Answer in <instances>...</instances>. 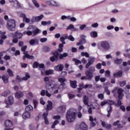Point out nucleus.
Instances as JSON below:
<instances>
[{
  "label": "nucleus",
  "instance_id": "1",
  "mask_svg": "<svg viewBox=\"0 0 130 130\" xmlns=\"http://www.w3.org/2000/svg\"><path fill=\"white\" fill-rule=\"evenodd\" d=\"M95 72V67H91L89 68V70L85 71V76L82 77L81 78V80H88V81L92 80V79H93V77H94V75H93V72Z\"/></svg>",
  "mask_w": 130,
  "mask_h": 130
},
{
  "label": "nucleus",
  "instance_id": "2",
  "mask_svg": "<svg viewBox=\"0 0 130 130\" xmlns=\"http://www.w3.org/2000/svg\"><path fill=\"white\" fill-rule=\"evenodd\" d=\"M53 55L54 56H51L50 58V60H51V61H52V62H54V61L58 60V57L59 59H63L64 57H67V56H68V53H64L63 54H60L59 55L58 52L56 51L53 53Z\"/></svg>",
  "mask_w": 130,
  "mask_h": 130
},
{
  "label": "nucleus",
  "instance_id": "3",
  "mask_svg": "<svg viewBox=\"0 0 130 130\" xmlns=\"http://www.w3.org/2000/svg\"><path fill=\"white\" fill-rule=\"evenodd\" d=\"M77 112L75 111H68L67 113V120L68 122H73L76 119Z\"/></svg>",
  "mask_w": 130,
  "mask_h": 130
},
{
  "label": "nucleus",
  "instance_id": "4",
  "mask_svg": "<svg viewBox=\"0 0 130 130\" xmlns=\"http://www.w3.org/2000/svg\"><path fill=\"white\" fill-rule=\"evenodd\" d=\"M7 28L10 31H15L16 30V21L14 19H10L8 21Z\"/></svg>",
  "mask_w": 130,
  "mask_h": 130
},
{
  "label": "nucleus",
  "instance_id": "5",
  "mask_svg": "<svg viewBox=\"0 0 130 130\" xmlns=\"http://www.w3.org/2000/svg\"><path fill=\"white\" fill-rule=\"evenodd\" d=\"M26 49H27V46H23L21 47V50L23 52V54H24V55L23 56V60H25L26 58H28V59H34V56L29 55L28 51H26Z\"/></svg>",
  "mask_w": 130,
  "mask_h": 130
},
{
  "label": "nucleus",
  "instance_id": "6",
  "mask_svg": "<svg viewBox=\"0 0 130 130\" xmlns=\"http://www.w3.org/2000/svg\"><path fill=\"white\" fill-rule=\"evenodd\" d=\"M27 30H31L32 31V36H37L39 33L41 32V30L38 28H35L33 25H30L27 28Z\"/></svg>",
  "mask_w": 130,
  "mask_h": 130
},
{
  "label": "nucleus",
  "instance_id": "7",
  "mask_svg": "<svg viewBox=\"0 0 130 130\" xmlns=\"http://www.w3.org/2000/svg\"><path fill=\"white\" fill-rule=\"evenodd\" d=\"M5 103L7 104L6 107L8 108L9 105L14 104V98L12 96H9L7 99L5 100Z\"/></svg>",
  "mask_w": 130,
  "mask_h": 130
},
{
  "label": "nucleus",
  "instance_id": "8",
  "mask_svg": "<svg viewBox=\"0 0 130 130\" xmlns=\"http://www.w3.org/2000/svg\"><path fill=\"white\" fill-rule=\"evenodd\" d=\"M114 102L110 100H107V104H109L110 105V108L109 110H107L108 112V115L107 117H110V114L111 113V112L112 111V107H111V105H113L114 104Z\"/></svg>",
  "mask_w": 130,
  "mask_h": 130
},
{
  "label": "nucleus",
  "instance_id": "9",
  "mask_svg": "<svg viewBox=\"0 0 130 130\" xmlns=\"http://www.w3.org/2000/svg\"><path fill=\"white\" fill-rule=\"evenodd\" d=\"M5 125L6 127L5 128V130H10L12 129L11 127L13 126V123L12 122V121L10 120H7L5 121Z\"/></svg>",
  "mask_w": 130,
  "mask_h": 130
},
{
  "label": "nucleus",
  "instance_id": "10",
  "mask_svg": "<svg viewBox=\"0 0 130 130\" xmlns=\"http://www.w3.org/2000/svg\"><path fill=\"white\" fill-rule=\"evenodd\" d=\"M101 46L103 48V49H105V50H108V49L110 48L109 43L107 41L102 42L101 43Z\"/></svg>",
  "mask_w": 130,
  "mask_h": 130
},
{
  "label": "nucleus",
  "instance_id": "11",
  "mask_svg": "<svg viewBox=\"0 0 130 130\" xmlns=\"http://www.w3.org/2000/svg\"><path fill=\"white\" fill-rule=\"evenodd\" d=\"M43 18H44V15H41L38 16H33L32 17V20H31V22L32 23H34V22H40Z\"/></svg>",
  "mask_w": 130,
  "mask_h": 130
},
{
  "label": "nucleus",
  "instance_id": "12",
  "mask_svg": "<svg viewBox=\"0 0 130 130\" xmlns=\"http://www.w3.org/2000/svg\"><path fill=\"white\" fill-rule=\"evenodd\" d=\"M44 81L47 85H49V86H50L52 89H54V88H56V84H50V83H49V78L48 77H45Z\"/></svg>",
  "mask_w": 130,
  "mask_h": 130
},
{
  "label": "nucleus",
  "instance_id": "13",
  "mask_svg": "<svg viewBox=\"0 0 130 130\" xmlns=\"http://www.w3.org/2000/svg\"><path fill=\"white\" fill-rule=\"evenodd\" d=\"M28 79H30V75L29 74V73H26L25 77L22 78H21V77H20V76H17V80H18L19 82H21V81H22V80L23 81H27Z\"/></svg>",
  "mask_w": 130,
  "mask_h": 130
},
{
  "label": "nucleus",
  "instance_id": "14",
  "mask_svg": "<svg viewBox=\"0 0 130 130\" xmlns=\"http://www.w3.org/2000/svg\"><path fill=\"white\" fill-rule=\"evenodd\" d=\"M89 121L90 122V127H94L96 125V118H93V117H89Z\"/></svg>",
  "mask_w": 130,
  "mask_h": 130
},
{
  "label": "nucleus",
  "instance_id": "15",
  "mask_svg": "<svg viewBox=\"0 0 130 130\" xmlns=\"http://www.w3.org/2000/svg\"><path fill=\"white\" fill-rule=\"evenodd\" d=\"M46 4L47 5L52 6V7H59V4L54 1H47Z\"/></svg>",
  "mask_w": 130,
  "mask_h": 130
},
{
  "label": "nucleus",
  "instance_id": "16",
  "mask_svg": "<svg viewBox=\"0 0 130 130\" xmlns=\"http://www.w3.org/2000/svg\"><path fill=\"white\" fill-rule=\"evenodd\" d=\"M47 115H48V111H47L43 114L45 124H49V121L48 120V118H47Z\"/></svg>",
  "mask_w": 130,
  "mask_h": 130
},
{
  "label": "nucleus",
  "instance_id": "17",
  "mask_svg": "<svg viewBox=\"0 0 130 130\" xmlns=\"http://www.w3.org/2000/svg\"><path fill=\"white\" fill-rule=\"evenodd\" d=\"M63 64H59L58 65L55 66L54 67V69L56 72H62V70H63Z\"/></svg>",
  "mask_w": 130,
  "mask_h": 130
},
{
  "label": "nucleus",
  "instance_id": "18",
  "mask_svg": "<svg viewBox=\"0 0 130 130\" xmlns=\"http://www.w3.org/2000/svg\"><path fill=\"white\" fill-rule=\"evenodd\" d=\"M24 94L23 93V92L19 91H17L15 93V96L16 99H20V98H22Z\"/></svg>",
  "mask_w": 130,
  "mask_h": 130
},
{
  "label": "nucleus",
  "instance_id": "19",
  "mask_svg": "<svg viewBox=\"0 0 130 130\" xmlns=\"http://www.w3.org/2000/svg\"><path fill=\"white\" fill-rule=\"evenodd\" d=\"M122 92H123V90L122 88H119L118 89L117 93L118 94V97L119 99H122V97H123Z\"/></svg>",
  "mask_w": 130,
  "mask_h": 130
},
{
  "label": "nucleus",
  "instance_id": "20",
  "mask_svg": "<svg viewBox=\"0 0 130 130\" xmlns=\"http://www.w3.org/2000/svg\"><path fill=\"white\" fill-rule=\"evenodd\" d=\"M31 115L30 112L26 111L22 114V117L24 119H27V118H29Z\"/></svg>",
  "mask_w": 130,
  "mask_h": 130
},
{
  "label": "nucleus",
  "instance_id": "21",
  "mask_svg": "<svg viewBox=\"0 0 130 130\" xmlns=\"http://www.w3.org/2000/svg\"><path fill=\"white\" fill-rule=\"evenodd\" d=\"M80 128L81 129H84V130H87V128H88V126H87V124L84 122H82L80 125H79Z\"/></svg>",
  "mask_w": 130,
  "mask_h": 130
},
{
  "label": "nucleus",
  "instance_id": "22",
  "mask_svg": "<svg viewBox=\"0 0 130 130\" xmlns=\"http://www.w3.org/2000/svg\"><path fill=\"white\" fill-rule=\"evenodd\" d=\"M113 76L115 78L122 77V71H119L118 72L114 73Z\"/></svg>",
  "mask_w": 130,
  "mask_h": 130
},
{
  "label": "nucleus",
  "instance_id": "23",
  "mask_svg": "<svg viewBox=\"0 0 130 130\" xmlns=\"http://www.w3.org/2000/svg\"><path fill=\"white\" fill-rule=\"evenodd\" d=\"M70 86L72 88H73L74 89L77 88V81L70 80Z\"/></svg>",
  "mask_w": 130,
  "mask_h": 130
},
{
  "label": "nucleus",
  "instance_id": "24",
  "mask_svg": "<svg viewBox=\"0 0 130 130\" xmlns=\"http://www.w3.org/2000/svg\"><path fill=\"white\" fill-rule=\"evenodd\" d=\"M47 110H51L52 109V102L51 101H48V105L47 106Z\"/></svg>",
  "mask_w": 130,
  "mask_h": 130
},
{
  "label": "nucleus",
  "instance_id": "25",
  "mask_svg": "<svg viewBox=\"0 0 130 130\" xmlns=\"http://www.w3.org/2000/svg\"><path fill=\"white\" fill-rule=\"evenodd\" d=\"M89 102V97L87 95H84L83 97V103L85 105H88Z\"/></svg>",
  "mask_w": 130,
  "mask_h": 130
},
{
  "label": "nucleus",
  "instance_id": "26",
  "mask_svg": "<svg viewBox=\"0 0 130 130\" xmlns=\"http://www.w3.org/2000/svg\"><path fill=\"white\" fill-rule=\"evenodd\" d=\"M90 35L92 38H97L98 37V34L96 31L90 32Z\"/></svg>",
  "mask_w": 130,
  "mask_h": 130
},
{
  "label": "nucleus",
  "instance_id": "27",
  "mask_svg": "<svg viewBox=\"0 0 130 130\" xmlns=\"http://www.w3.org/2000/svg\"><path fill=\"white\" fill-rule=\"evenodd\" d=\"M66 39H68L69 40H70V41L74 42L75 41V38L73 37L72 35L68 36V35H66Z\"/></svg>",
  "mask_w": 130,
  "mask_h": 130
},
{
  "label": "nucleus",
  "instance_id": "28",
  "mask_svg": "<svg viewBox=\"0 0 130 130\" xmlns=\"http://www.w3.org/2000/svg\"><path fill=\"white\" fill-rule=\"evenodd\" d=\"M2 80L4 81V83H5V84H7V83L9 82V76L6 75L3 76Z\"/></svg>",
  "mask_w": 130,
  "mask_h": 130
},
{
  "label": "nucleus",
  "instance_id": "29",
  "mask_svg": "<svg viewBox=\"0 0 130 130\" xmlns=\"http://www.w3.org/2000/svg\"><path fill=\"white\" fill-rule=\"evenodd\" d=\"M65 111H66V106H61L58 108L57 109V111L58 112H63Z\"/></svg>",
  "mask_w": 130,
  "mask_h": 130
},
{
  "label": "nucleus",
  "instance_id": "30",
  "mask_svg": "<svg viewBox=\"0 0 130 130\" xmlns=\"http://www.w3.org/2000/svg\"><path fill=\"white\" fill-rule=\"evenodd\" d=\"M14 36H16L17 38L20 39V38H22V37H23V34L16 31L15 32V35H14Z\"/></svg>",
  "mask_w": 130,
  "mask_h": 130
},
{
  "label": "nucleus",
  "instance_id": "31",
  "mask_svg": "<svg viewBox=\"0 0 130 130\" xmlns=\"http://www.w3.org/2000/svg\"><path fill=\"white\" fill-rule=\"evenodd\" d=\"M64 37H61L60 38V41L62 43L61 44L63 45V44H66V42L64 41L68 39H66V35H63Z\"/></svg>",
  "mask_w": 130,
  "mask_h": 130
},
{
  "label": "nucleus",
  "instance_id": "32",
  "mask_svg": "<svg viewBox=\"0 0 130 130\" xmlns=\"http://www.w3.org/2000/svg\"><path fill=\"white\" fill-rule=\"evenodd\" d=\"M73 60L75 62V64L76 66H78V64H81V63H82V61L78 59L73 58Z\"/></svg>",
  "mask_w": 130,
  "mask_h": 130
},
{
  "label": "nucleus",
  "instance_id": "33",
  "mask_svg": "<svg viewBox=\"0 0 130 130\" xmlns=\"http://www.w3.org/2000/svg\"><path fill=\"white\" fill-rule=\"evenodd\" d=\"M11 93V90H7L4 92V93H2V96H4V97H7L9 94Z\"/></svg>",
  "mask_w": 130,
  "mask_h": 130
},
{
  "label": "nucleus",
  "instance_id": "34",
  "mask_svg": "<svg viewBox=\"0 0 130 130\" xmlns=\"http://www.w3.org/2000/svg\"><path fill=\"white\" fill-rule=\"evenodd\" d=\"M58 89H60V90L62 91L63 90V89H66V83H64V82L61 83L58 87Z\"/></svg>",
  "mask_w": 130,
  "mask_h": 130
},
{
  "label": "nucleus",
  "instance_id": "35",
  "mask_svg": "<svg viewBox=\"0 0 130 130\" xmlns=\"http://www.w3.org/2000/svg\"><path fill=\"white\" fill-rule=\"evenodd\" d=\"M36 42H38V40L37 39H32L29 41L30 45H34Z\"/></svg>",
  "mask_w": 130,
  "mask_h": 130
},
{
  "label": "nucleus",
  "instance_id": "36",
  "mask_svg": "<svg viewBox=\"0 0 130 130\" xmlns=\"http://www.w3.org/2000/svg\"><path fill=\"white\" fill-rule=\"evenodd\" d=\"M24 34H26V35H28V36H33V32L32 31V30H28V31H25L24 32Z\"/></svg>",
  "mask_w": 130,
  "mask_h": 130
},
{
  "label": "nucleus",
  "instance_id": "37",
  "mask_svg": "<svg viewBox=\"0 0 130 130\" xmlns=\"http://www.w3.org/2000/svg\"><path fill=\"white\" fill-rule=\"evenodd\" d=\"M88 62L89 63L93 64L95 62V57H90L88 59Z\"/></svg>",
  "mask_w": 130,
  "mask_h": 130
},
{
  "label": "nucleus",
  "instance_id": "38",
  "mask_svg": "<svg viewBox=\"0 0 130 130\" xmlns=\"http://www.w3.org/2000/svg\"><path fill=\"white\" fill-rule=\"evenodd\" d=\"M71 29H74V31H78V29L75 28V26H74V25L73 24H70L69 26L67 27L68 30Z\"/></svg>",
  "mask_w": 130,
  "mask_h": 130
},
{
  "label": "nucleus",
  "instance_id": "39",
  "mask_svg": "<svg viewBox=\"0 0 130 130\" xmlns=\"http://www.w3.org/2000/svg\"><path fill=\"white\" fill-rule=\"evenodd\" d=\"M122 61H123L122 59L117 58L115 60V63H116L117 64H120V63H122Z\"/></svg>",
  "mask_w": 130,
  "mask_h": 130
},
{
  "label": "nucleus",
  "instance_id": "40",
  "mask_svg": "<svg viewBox=\"0 0 130 130\" xmlns=\"http://www.w3.org/2000/svg\"><path fill=\"white\" fill-rule=\"evenodd\" d=\"M33 109V107L31 105H28L25 108V111H27L29 112V111H31Z\"/></svg>",
  "mask_w": 130,
  "mask_h": 130
},
{
  "label": "nucleus",
  "instance_id": "41",
  "mask_svg": "<svg viewBox=\"0 0 130 130\" xmlns=\"http://www.w3.org/2000/svg\"><path fill=\"white\" fill-rule=\"evenodd\" d=\"M58 123H59V121H58V120H55L52 125V128H54V127H55V125L58 124Z\"/></svg>",
  "mask_w": 130,
  "mask_h": 130
},
{
  "label": "nucleus",
  "instance_id": "42",
  "mask_svg": "<svg viewBox=\"0 0 130 130\" xmlns=\"http://www.w3.org/2000/svg\"><path fill=\"white\" fill-rule=\"evenodd\" d=\"M45 74L47 75V76H48L49 75H52L53 74V70H49L45 71Z\"/></svg>",
  "mask_w": 130,
  "mask_h": 130
},
{
  "label": "nucleus",
  "instance_id": "43",
  "mask_svg": "<svg viewBox=\"0 0 130 130\" xmlns=\"http://www.w3.org/2000/svg\"><path fill=\"white\" fill-rule=\"evenodd\" d=\"M32 2L36 8H39L40 7L36 0H32Z\"/></svg>",
  "mask_w": 130,
  "mask_h": 130
},
{
  "label": "nucleus",
  "instance_id": "44",
  "mask_svg": "<svg viewBox=\"0 0 130 130\" xmlns=\"http://www.w3.org/2000/svg\"><path fill=\"white\" fill-rule=\"evenodd\" d=\"M58 82H59L60 83H64V82L67 81V79H66V78H59L58 79Z\"/></svg>",
  "mask_w": 130,
  "mask_h": 130
},
{
  "label": "nucleus",
  "instance_id": "45",
  "mask_svg": "<svg viewBox=\"0 0 130 130\" xmlns=\"http://www.w3.org/2000/svg\"><path fill=\"white\" fill-rule=\"evenodd\" d=\"M7 72L8 73L9 76H10V77H14L13 71L11 70V69H8Z\"/></svg>",
  "mask_w": 130,
  "mask_h": 130
},
{
  "label": "nucleus",
  "instance_id": "46",
  "mask_svg": "<svg viewBox=\"0 0 130 130\" xmlns=\"http://www.w3.org/2000/svg\"><path fill=\"white\" fill-rule=\"evenodd\" d=\"M82 56H85L86 57H90V55H89V53L88 52H81Z\"/></svg>",
  "mask_w": 130,
  "mask_h": 130
},
{
  "label": "nucleus",
  "instance_id": "47",
  "mask_svg": "<svg viewBox=\"0 0 130 130\" xmlns=\"http://www.w3.org/2000/svg\"><path fill=\"white\" fill-rule=\"evenodd\" d=\"M62 47H63V45H62V44H60L59 45V48L58 49V51H59V52H61L62 51Z\"/></svg>",
  "mask_w": 130,
  "mask_h": 130
},
{
  "label": "nucleus",
  "instance_id": "48",
  "mask_svg": "<svg viewBox=\"0 0 130 130\" xmlns=\"http://www.w3.org/2000/svg\"><path fill=\"white\" fill-rule=\"evenodd\" d=\"M23 22H25V23H30V18H27V16L24 18L23 19Z\"/></svg>",
  "mask_w": 130,
  "mask_h": 130
},
{
  "label": "nucleus",
  "instance_id": "49",
  "mask_svg": "<svg viewBox=\"0 0 130 130\" xmlns=\"http://www.w3.org/2000/svg\"><path fill=\"white\" fill-rule=\"evenodd\" d=\"M84 86L83 84H79V88L78 89V91L80 93V91L82 90L83 88H84Z\"/></svg>",
  "mask_w": 130,
  "mask_h": 130
},
{
  "label": "nucleus",
  "instance_id": "50",
  "mask_svg": "<svg viewBox=\"0 0 130 130\" xmlns=\"http://www.w3.org/2000/svg\"><path fill=\"white\" fill-rule=\"evenodd\" d=\"M68 20H70L71 22H76V21H77V18H75L74 17H71V16H69Z\"/></svg>",
  "mask_w": 130,
  "mask_h": 130
},
{
  "label": "nucleus",
  "instance_id": "51",
  "mask_svg": "<svg viewBox=\"0 0 130 130\" xmlns=\"http://www.w3.org/2000/svg\"><path fill=\"white\" fill-rule=\"evenodd\" d=\"M12 41L13 43H18V41H19V40H18V38H16V36H14Z\"/></svg>",
  "mask_w": 130,
  "mask_h": 130
},
{
  "label": "nucleus",
  "instance_id": "52",
  "mask_svg": "<svg viewBox=\"0 0 130 130\" xmlns=\"http://www.w3.org/2000/svg\"><path fill=\"white\" fill-rule=\"evenodd\" d=\"M40 42H42V43H44V42H46L47 41V38H41L40 40Z\"/></svg>",
  "mask_w": 130,
  "mask_h": 130
},
{
  "label": "nucleus",
  "instance_id": "53",
  "mask_svg": "<svg viewBox=\"0 0 130 130\" xmlns=\"http://www.w3.org/2000/svg\"><path fill=\"white\" fill-rule=\"evenodd\" d=\"M98 97L99 99H101V100H103L104 98V95H103V93H100L98 94Z\"/></svg>",
  "mask_w": 130,
  "mask_h": 130
},
{
  "label": "nucleus",
  "instance_id": "54",
  "mask_svg": "<svg viewBox=\"0 0 130 130\" xmlns=\"http://www.w3.org/2000/svg\"><path fill=\"white\" fill-rule=\"evenodd\" d=\"M43 49L46 52H48V51H50V48L48 46L44 47Z\"/></svg>",
  "mask_w": 130,
  "mask_h": 130
},
{
  "label": "nucleus",
  "instance_id": "55",
  "mask_svg": "<svg viewBox=\"0 0 130 130\" xmlns=\"http://www.w3.org/2000/svg\"><path fill=\"white\" fill-rule=\"evenodd\" d=\"M4 52H0V63H1V64H3V63H4V61H3V60L2 59V57L3 55V53Z\"/></svg>",
  "mask_w": 130,
  "mask_h": 130
},
{
  "label": "nucleus",
  "instance_id": "56",
  "mask_svg": "<svg viewBox=\"0 0 130 130\" xmlns=\"http://www.w3.org/2000/svg\"><path fill=\"white\" fill-rule=\"evenodd\" d=\"M106 77H110V71L107 70L105 71Z\"/></svg>",
  "mask_w": 130,
  "mask_h": 130
},
{
  "label": "nucleus",
  "instance_id": "57",
  "mask_svg": "<svg viewBox=\"0 0 130 130\" xmlns=\"http://www.w3.org/2000/svg\"><path fill=\"white\" fill-rule=\"evenodd\" d=\"M68 96H69V99H73V98H75L76 95H74L73 94H72V93H69L68 94Z\"/></svg>",
  "mask_w": 130,
  "mask_h": 130
},
{
  "label": "nucleus",
  "instance_id": "58",
  "mask_svg": "<svg viewBox=\"0 0 130 130\" xmlns=\"http://www.w3.org/2000/svg\"><path fill=\"white\" fill-rule=\"evenodd\" d=\"M125 84H126L125 81L119 82V85H120V87H124V86H125Z\"/></svg>",
  "mask_w": 130,
  "mask_h": 130
},
{
  "label": "nucleus",
  "instance_id": "59",
  "mask_svg": "<svg viewBox=\"0 0 130 130\" xmlns=\"http://www.w3.org/2000/svg\"><path fill=\"white\" fill-rule=\"evenodd\" d=\"M69 16H66V15H62L61 17V20H66L67 19V20H69Z\"/></svg>",
  "mask_w": 130,
  "mask_h": 130
},
{
  "label": "nucleus",
  "instance_id": "60",
  "mask_svg": "<svg viewBox=\"0 0 130 130\" xmlns=\"http://www.w3.org/2000/svg\"><path fill=\"white\" fill-rule=\"evenodd\" d=\"M101 67H102L101 63H98V64L96 65L95 68H96V69H98V70H100V69H101Z\"/></svg>",
  "mask_w": 130,
  "mask_h": 130
},
{
  "label": "nucleus",
  "instance_id": "61",
  "mask_svg": "<svg viewBox=\"0 0 130 130\" xmlns=\"http://www.w3.org/2000/svg\"><path fill=\"white\" fill-rule=\"evenodd\" d=\"M39 64H38L37 63V62H35L33 64V68L35 69V68H37L38 67H39Z\"/></svg>",
  "mask_w": 130,
  "mask_h": 130
},
{
  "label": "nucleus",
  "instance_id": "62",
  "mask_svg": "<svg viewBox=\"0 0 130 130\" xmlns=\"http://www.w3.org/2000/svg\"><path fill=\"white\" fill-rule=\"evenodd\" d=\"M94 80L95 82H99V80H100V76H96L94 77Z\"/></svg>",
  "mask_w": 130,
  "mask_h": 130
},
{
  "label": "nucleus",
  "instance_id": "63",
  "mask_svg": "<svg viewBox=\"0 0 130 130\" xmlns=\"http://www.w3.org/2000/svg\"><path fill=\"white\" fill-rule=\"evenodd\" d=\"M86 24H83L80 26L79 29L80 30H84V29L86 28Z\"/></svg>",
  "mask_w": 130,
  "mask_h": 130
},
{
  "label": "nucleus",
  "instance_id": "64",
  "mask_svg": "<svg viewBox=\"0 0 130 130\" xmlns=\"http://www.w3.org/2000/svg\"><path fill=\"white\" fill-rule=\"evenodd\" d=\"M105 127H106V129H110V128H111V124H108L106 125Z\"/></svg>",
  "mask_w": 130,
  "mask_h": 130
}]
</instances>
